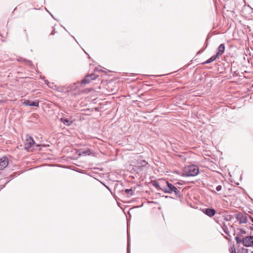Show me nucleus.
Listing matches in <instances>:
<instances>
[{
	"instance_id": "f257e3e1",
	"label": "nucleus",
	"mask_w": 253,
	"mask_h": 253,
	"mask_svg": "<svg viewBox=\"0 0 253 253\" xmlns=\"http://www.w3.org/2000/svg\"><path fill=\"white\" fill-rule=\"evenodd\" d=\"M165 184H166L165 187H162L161 188L162 191L169 194H171L173 192L176 196L179 198L181 197V193L179 190V189H180V187L177 188L172 184L167 181H165Z\"/></svg>"
},
{
	"instance_id": "f03ea898",
	"label": "nucleus",
	"mask_w": 253,
	"mask_h": 253,
	"mask_svg": "<svg viewBox=\"0 0 253 253\" xmlns=\"http://www.w3.org/2000/svg\"><path fill=\"white\" fill-rule=\"evenodd\" d=\"M199 172L198 167L195 165H189L186 166L182 174L183 176H194L197 175Z\"/></svg>"
},
{
	"instance_id": "7ed1b4c3",
	"label": "nucleus",
	"mask_w": 253,
	"mask_h": 253,
	"mask_svg": "<svg viewBox=\"0 0 253 253\" xmlns=\"http://www.w3.org/2000/svg\"><path fill=\"white\" fill-rule=\"evenodd\" d=\"M248 214L246 213L239 212L236 213L235 217L237 220L239 222L240 224L246 223L248 221V217H249Z\"/></svg>"
},
{
	"instance_id": "20e7f679",
	"label": "nucleus",
	"mask_w": 253,
	"mask_h": 253,
	"mask_svg": "<svg viewBox=\"0 0 253 253\" xmlns=\"http://www.w3.org/2000/svg\"><path fill=\"white\" fill-rule=\"evenodd\" d=\"M98 75L95 74H91L90 75H86L84 79L81 82L82 84H86L90 83L92 80H95Z\"/></svg>"
},
{
	"instance_id": "39448f33",
	"label": "nucleus",
	"mask_w": 253,
	"mask_h": 253,
	"mask_svg": "<svg viewBox=\"0 0 253 253\" xmlns=\"http://www.w3.org/2000/svg\"><path fill=\"white\" fill-rule=\"evenodd\" d=\"M35 141L33 138L27 134L26 136V140L24 143V148L25 149L28 150L33 145H34Z\"/></svg>"
},
{
	"instance_id": "423d86ee",
	"label": "nucleus",
	"mask_w": 253,
	"mask_h": 253,
	"mask_svg": "<svg viewBox=\"0 0 253 253\" xmlns=\"http://www.w3.org/2000/svg\"><path fill=\"white\" fill-rule=\"evenodd\" d=\"M243 245L246 247L253 246V236H246L243 239Z\"/></svg>"
},
{
	"instance_id": "0eeeda50",
	"label": "nucleus",
	"mask_w": 253,
	"mask_h": 253,
	"mask_svg": "<svg viewBox=\"0 0 253 253\" xmlns=\"http://www.w3.org/2000/svg\"><path fill=\"white\" fill-rule=\"evenodd\" d=\"M220 55H221V44L220 45H219V46H218V52H217V53L215 55L211 57L210 58H209L208 60H207L205 62H204L203 63V64H209V63H210L213 62L214 60H215L216 59V58L218 56H219Z\"/></svg>"
},
{
	"instance_id": "6e6552de",
	"label": "nucleus",
	"mask_w": 253,
	"mask_h": 253,
	"mask_svg": "<svg viewBox=\"0 0 253 253\" xmlns=\"http://www.w3.org/2000/svg\"><path fill=\"white\" fill-rule=\"evenodd\" d=\"M23 104L25 106H34L38 107L39 106V101L38 100H35L34 101H31L29 100H25Z\"/></svg>"
},
{
	"instance_id": "1a4fd4ad",
	"label": "nucleus",
	"mask_w": 253,
	"mask_h": 253,
	"mask_svg": "<svg viewBox=\"0 0 253 253\" xmlns=\"http://www.w3.org/2000/svg\"><path fill=\"white\" fill-rule=\"evenodd\" d=\"M8 164V160L6 157L0 158V170L4 169Z\"/></svg>"
},
{
	"instance_id": "9d476101",
	"label": "nucleus",
	"mask_w": 253,
	"mask_h": 253,
	"mask_svg": "<svg viewBox=\"0 0 253 253\" xmlns=\"http://www.w3.org/2000/svg\"><path fill=\"white\" fill-rule=\"evenodd\" d=\"M204 212L210 217L213 216L215 213V211L213 209L207 208L206 209Z\"/></svg>"
},
{
	"instance_id": "9b49d317",
	"label": "nucleus",
	"mask_w": 253,
	"mask_h": 253,
	"mask_svg": "<svg viewBox=\"0 0 253 253\" xmlns=\"http://www.w3.org/2000/svg\"><path fill=\"white\" fill-rule=\"evenodd\" d=\"M60 121L67 126H70L73 123L72 121L66 118H61Z\"/></svg>"
},
{
	"instance_id": "f8f14e48",
	"label": "nucleus",
	"mask_w": 253,
	"mask_h": 253,
	"mask_svg": "<svg viewBox=\"0 0 253 253\" xmlns=\"http://www.w3.org/2000/svg\"><path fill=\"white\" fill-rule=\"evenodd\" d=\"M125 192L127 195L133 196L134 195V190L132 188L125 189Z\"/></svg>"
},
{
	"instance_id": "ddd939ff",
	"label": "nucleus",
	"mask_w": 253,
	"mask_h": 253,
	"mask_svg": "<svg viewBox=\"0 0 253 253\" xmlns=\"http://www.w3.org/2000/svg\"><path fill=\"white\" fill-rule=\"evenodd\" d=\"M153 185L158 189L159 190H161V187H165V185H160L159 183L157 181H154L153 183Z\"/></svg>"
},
{
	"instance_id": "4468645a",
	"label": "nucleus",
	"mask_w": 253,
	"mask_h": 253,
	"mask_svg": "<svg viewBox=\"0 0 253 253\" xmlns=\"http://www.w3.org/2000/svg\"><path fill=\"white\" fill-rule=\"evenodd\" d=\"M19 61H23L26 62L32 68H34V65L31 60H27L26 59L20 58Z\"/></svg>"
},
{
	"instance_id": "2eb2a0df",
	"label": "nucleus",
	"mask_w": 253,
	"mask_h": 253,
	"mask_svg": "<svg viewBox=\"0 0 253 253\" xmlns=\"http://www.w3.org/2000/svg\"><path fill=\"white\" fill-rule=\"evenodd\" d=\"M80 84H82L81 83V82H77L71 86V89L73 90H75Z\"/></svg>"
},
{
	"instance_id": "dca6fc26",
	"label": "nucleus",
	"mask_w": 253,
	"mask_h": 253,
	"mask_svg": "<svg viewBox=\"0 0 253 253\" xmlns=\"http://www.w3.org/2000/svg\"><path fill=\"white\" fill-rule=\"evenodd\" d=\"M91 154V152L89 149L86 150H84L82 152H81V153L80 155H90Z\"/></svg>"
},
{
	"instance_id": "f3484780",
	"label": "nucleus",
	"mask_w": 253,
	"mask_h": 253,
	"mask_svg": "<svg viewBox=\"0 0 253 253\" xmlns=\"http://www.w3.org/2000/svg\"><path fill=\"white\" fill-rule=\"evenodd\" d=\"M127 253H130L129 247V236L127 232Z\"/></svg>"
},
{
	"instance_id": "a211bd4d",
	"label": "nucleus",
	"mask_w": 253,
	"mask_h": 253,
	"mask_svg": "<svg viewBox=\"0 0 253 253\" xmlns=\"http://www.w3.org/2000/svg\"><path fill=\"white\" fill-rule=\"evenodd\" d=\"M237 253H248V249L242 248L238 250Z\"/></svg>"
},
{
	"instance_id": "6ab92c4d",
	"label": "nucleus",
	"mask_w": 253,
	"mask_h": 253,
	"mask_svg": "<svg viewBox=\"0 0 253 253\" xmlns=\"http://www.w3.org/2000/svg\"><path fill=\"white\" fill-rule=\"evenodd\" d=\"M235 240L237 244H239L241 243H243V240H242L239 237L236 236L235 237Z\"/></svg>"
},
{
	"instance_id": "aec40b11",
	"label": "nucleus",
	"mask_w": 253,
	"mask_h": 253,
	"mask_svg": "<svg viewBox=\"0 0 253 253\" xmlns=\"http://www.w3.org/2000/svg\"><path fill=\"white\" fill-rule=\"evenodd\" d=\"M216 189L217 191H219L221 190V186L218 185L216 187Z\"/></svg>"
},
{
	"instance_id": "412c9836",
	"label": "nucleus",
	"mask_w": 253,
	"mask_h": 253,
	"mask_svg": "<svg viewBox=\"0 0 253 253\" xmlns=\"http://www.w3.org/2000/svg\"><path fill=\"white\" fill-rule=\"evenodd\" d=\"M44 82L49 87H51L50 85H49V82L47 81V80H44Z\"/></svg>"
},
{
	"instance_id": "4be33fe9",
	"label": "nucleus",
	"mask_w": 253,
	"mask_h": 253,
	"mask_svg": "<svg viewBox=\"0 0 253 253\" xmlns=\"http://www.w3.org/2000/svg\"><path fill=\"white\" fill-rule=\"evenodd\" d=\"M205 50V49H201L200 50H199L198 52H197V54H201V53H202L204 50Z\"/></svg>"
},
{
	"instance_id": "5701e85b",
	"label": "nucleus",
	"mask_w": 253,
	"mask_h": 253,
	"mask_svg": "<svg viewBox=\"0 0 253 253\" xmlns=\"http://www.w3.org/2000/svg\"><path fill=\"white\" fill-rule=\"evenodd\" d=\"M231 253H236L235 249H232V251H231Z\"/></svg>"
},
{
	"instance_id": "b1692460",
	"label": "nucleus",
	"mask_w": 253,
	"mask_h": 253,
	"mask_svg": "<svg viewBox=\"0 0 253 253\" xmlns=\"http://www.w3.org/2000/svg\"><path fill=\"white\" fill-rule=\"evenodd\" d=\"M94 71H95V72H98H98H101V71H101V70H99V69H97V68H96V69L94 70Z\"/></svg>"
},
{
	"instance_id": "393cba45",
	"label": "nucleus",
	"mask_w": 253,
	"mask_h": 253,
	"mask_svg": "<svg viewBox=\"0 0 253 253\" xmlns=\"http://www.w3.org/2000/svg\"><path fill=\"white\" fill-rule=\"evenodd\" d=\"M224 48H225L224 45V44H222V53L224 51Z\"/></svg>"
},
{
	"instance_id": "a878e982",
	"label": "nucleus",
	"mask_w": 253,
	"mask_h": 253,
	"mask_svg": "<svg viewBox=\"0 0 253 253\" xmlns=\"http://www.w3.org/2000/svg\"><path fill=\"white\" fill-rule=\"evenodd\" d=\"M249 217L252 220V221L253 222V217H252L251 216H249Z\"/></svg>"
},
{
	"instance_id": "bb28decb",
	"label": "nucleus",
	"mask_w": 253,
	"mask_h": 253,
	"mask_svg": "<svg viewBox=\"0 0 253 253\" xmlns=\"http://www.w3.org/2000/svg\"><path fill=\"white\" fill-rule=\"evenodd\" d=\"M176 184H179V185H182L183 184L182 183H180L179 182H177Z\"/></svg>"
},
{
	"instance_id": "cd10ccee",
	"label": "nucleus",
	"mask_w": 253,
	"mask_h": 253,
	"mask_svg": "<svg viewBox=\"0 0 253 253\" xmlns=\"http://www.w3.org/2000/svg\"><path fill=\"white\" fill-rule=\"evenodd\" d=\"M216 222H217L219 224H220V223H219L220 220H219V219H217V220H216Z\"/></svg>"
},
{
	"instance_id": "c85d7f7f",
	"label": "nucleus",
	"mask_w": 253,
	"mask_h": 253,
	"mask_svg": "<svg viewBox=\"0 0 253 253\" xmlns=\"http://www.w3.org/2000/svg\"><path fill=\"white\" fill-rule=\"evenodd\" d=\"M226 166L224 168V169H223V170L222 169V171H223V170H226Z\"/></svg>"
},
{
	"instance_id": "c756f323",
	"label": "nucleus",
	"mask_w": 253,
	"mask_h": 253,
	"mask_svg": "<svg viewBox=\"0 0 253 253\" xmlns=\"http://www.w3.org/2000/svg\"><path fill=\"white\" fill-rule=\"evenodd\" d=\"M2 102H3V101L0 100V103H2Z\"/></svg>"
},
{
	"instance_id": "7c9ffc66",
	"label": "nucleus",
	"mask_w": 253,
	"mask_h": 253,
	"mask_svg": "<svg viewBox=\"0 0 253 253\" xmlns=\"http://www.w3.org/2000/svg\"><path fill=\"white\" fill-rule=\"evenodd\" d=\"M105 187H106L107 188H108V189H109V187H108L107 186H106V185H105Z\"/></svg>"
},
{
	"instance_id": "2f4dec72",
	"label": "nucleus",
	"mask_w": 253,
	"mask_h": 253,
	"mask_svg": "<svg viewBox=\"0 0 253 253\" xmlns=\"http://www.w3.org/2000/svg\"><path fill=\"white\" fill-rule=\"evenodd\" d=\"M228 175H229V176H231V175H230V172H229V173H228Z\"/></svg>"
},
{
	"instance_id": "473e14b6",
	"label": "nucleus",
	"mask_w": 253,
	"mask_h": 253,
	"mask_svg": "<svg viewBox=\"0 0 253 253\" xmlns=\"http://www.w3.org/2000/svg\"><path fill=\"white\" fill-rule=\"evenodd\" d=\"M46 11L47 12H48L50 13V12L48 11V10L47 9H46Z\"/></svg>"
},
{
	"instance_id": "72a5a7b5",
	"label": "nucleus",
	"mask_w": 253,
	"mask_h": 253,
	"mask_svg": "<svg viewBox=\"0 0 253 253\" xmlns=\"http://www.w3.org/2000/svg\"><path fill=\"white\" fill-rule=\"evenodd\" d=\"M46 11L47 12H48L50 13V12L48 11V10L47 9H46Z\"/></svg>"
},
{
	"instance_id": "f704fd0d",
	"label": "nucleus",
	"mask_w": 253,
	"mask_h": 253,
	"mask_svg": "<svg viewBox=\"0 0 253 253\" xmlns=\"http://www.w3.org/2000/svg\"><path fill=\"white\" fill-rule=\"evenodd\" d=\"M46 11L47 12H48L50 13V12L48 11V10L47 9H46Z\"/></svg>"
},
{
	"instance_id": "c9c22d12",
	"label": "nucleus",
	"mask_w": 253,
	"mask_h": 253,
	"mask_svg": "<svg viewBox=\"0 0 253 253\" xmlns=\"http://www.w3.org/2000/svg\"><path fill=\"white\" fill-rule=\"evenodd\" d=\"M50 14L51 15L52 17H53V15H52L50 13Z\"/></svg>"
},
{
	"instance_id": "e433bc0d",
	"label": "nucleus",
	"mask_w": 253,
	"mask_h": 253,
	"mask_svg": "<svg viewBox=\"0 0 253 253\" xmlns=\"http://www.w3.org/2000/svg\"><path fill=\"white\" fill-rule=\"evenodd\" d=\"M251 253H253V252H252Z\"/></svg>"
}]
</instances>
